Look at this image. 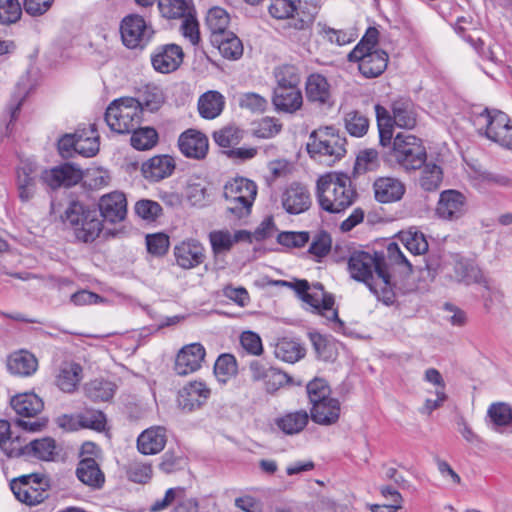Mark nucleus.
Returning a JSON list of instances; mask_svg holds the SVG:
<instances>
[{
	"mask_svg": "<svg viewBox=\"0 0 512 512\" xmlns=\"http://www.w3.org/2000/svg\"><path fill=\"white\" fill-rule=\"evenodd\" d=\"M230 20V15L224 8L219 6L210 8L206 13L205 24L211 32V37L215 38L228 32Z\"/></svg>",
	"mask_w": 512,
	"mask_h": 512,
	"instance_id": "ea45409f",
	"label": "nucleus"
},
{
	"mask_svg": "<svg viewBox=\"0 0 512 512\" xmlns=\"http://www.w3.org/2000/svg\"><path fill=\"white\" fill-rule=\"evenodd\" d=\"M309 415L305 410L287 413L276 419V426L287 435L300 433L308 424Z\"/></svg>",
	"mask_w": 512,
	"mask_h": 512,
	"instance_id": "79ce46f5",
	"label": "nucleus"
},
{
	"mask_svg": "<svg viewBox=\"0 0 512 512\" xmlns=\"http://www.w3.org/2000/svg\"><path fill=\"white\" fill-rule=\"evenodd\" d=\"M127 477L135 483H146L152 477V467L148 463L133 461L128 465Z\"/></svg>",
	"mask_w": 512,
	"mask_h": 512,
	"instance_id": "e2e57ef3",
	"label": "nucleus"
},
{
	"mask_svg": "<svg viewBox=\"0 0 512 512\" xmlns=\"http://www.w3.org/2000/svg\"><path fill=\"white\" fill-rule=\"evenodd\" d=\"M226 210L236 218L247 216L257 195L256 184L244 177H236L224 186Z\"/></svg>",
	"mask_w": 512,
	"mask_h": 512,
	"instance_id": "6e6552de",
	"label": "nucleus"
},
{
	"mask_svg": "<svg viewBox=\"0 0 512 512\" xmlns=\"http://www.w3.org/2000/svg\"><path fill=\"white\" fill-rule=\"evenodd\" d=\"M310 416L313 422L323 426L335 424L340 417L341 405L337 398L331 396V389L324 379L315 378L306 387Z\"/></svg>",
	"mask_w": 512,
	"mask_h": 512,
	"instance_id": "20e7f679",
	"label": "nucleus"
},
{
	"mask_svg": "<svg viewBox=\"0 0 512 512\" xmlns=\"http://www.w3.org/2000/svg\"><path fill=\"white\" fill-rule=\"evenodd\" d=\"M166 441V429L162 426H153L138 436L137 448L141 454L154 455L164 449Z\"/></svg>",
	"mask_w": 512,
	"mask_h": 512,
	"instance_id": "a878e982",
	"label": "nucleus"
},
{
	"mask_svg": "<svg viewBox=\"0 0 512 512\" xmlns=\"http://www.w3.org/2000/svg\"><path fill=\"white\" fill-rule=\"evenodd\" d=\"M211 41L213 44L217 45L221 55L227 59L236 60L243 54V44L241 40L231 31L212 38Z\"/></svg>",
	"mask_w": 512,
	"mask_h": 512,
	"instance_id": "58836bf2",
	"label": "nucleus"
},
{
	"mask_svg": "<svg viewBox=\"0 0 512 512\" xmlns=\"http://www.w3.org/2000/svg\"><path fill=\"white\" fill-rule=\"evenodd\" d=\"M378 166V153L374 149L361 151L355 162V169L358 172H367L376 169Z\"/></svg>",
	"mask_w": 512,
	"mask_h": 512,
	"instance_id": "774afa93",
	"label": "nucleus"
},
{
	"mask_svg": "<svg viewBox=\"0 0 512 512\" xmlns=\"http://www.w3.org/2000/svg\"><path fill=\"white\" fill-rule=\"evenodd\" d=\"M36 171L32 164H23L17 171V186L22 202L30 201L36 192Z\"/></svg>",
	"mask_w": 512,
	"mask_h": 512,
	"instance_id": "f704fd0d",
	"label": "nucleus"
},
{
	"mask_svg": "<svg viewBox=\"0 0 512 512\" xmlns=\"http://www.w3.org/2000/svg\"><path fill=\"white\" fill-rule=\"evenodd\" d=\"M161 15L167 19H182L192 12L186 0H158Z\"/></svg>",
	"mask_w": 512,
	"mask_h": 512,
	"instance_id": "8fccbe9b",
	"label": "nucleus"
},
{
	"mask_svg": "<svg viewBox=\"0 0 512 512\" xmlns=\"http://www.w3.org/2000/svg\"><path fill=\"white\" fill-rule=\"evenodd\" d=\"M344 127L353 137H363L369 129V120L366 115L357 110L344 113Z\"/></svg>",
	"mask_w": 512,
	"mask_h": 512,
	"instance_id": "de8ad7c7",
	"label": "nucleus"
},
{
	"mask_svg": "<svg viewBox=\"0 0 512 512\" xmlns=\"http://www.w3.org/2000/svg\"><path fill=\"white\" fill-rule=\"evenodd\" d=\"M211 390L203 381H191L183 386L177 396L179 408L191 412L201 407L210 397Z\"/></svg>",
	"mask_w": 512,
	"mask_h": 512,
	"instance_id": "dca6fc26",
	"label": "nucleus"
},
{
	"mask_svg": "<svg viewBox=\"0 0 512 512\" xmlns=\"http://www.w3.org/2000/svg\"><path fill=\"white\" fill-rule=\"evenodd\" d=\"M225 98L218 91H207L199 97L198 111L205 119L218 117L224 109Z\"/></svg>",
	"mask_w": 512,
	"mask_h": 512,
	"instance_id": "72a5a7b5",
	"label": "nucleus"
},
{
	"mask_svg": "<svg viewBox=\"0 0 512 512\" xmlns=\"http://www.w3.org/2000/svg\"><path fill=\"white\" fill-rule=\"evenodd\" d=\"M244 236H248L245 231H237L232 234L228 230H214L209 233V241L213 253L215 255H220L230 251L233 245Z\"/></svg>",
	"mask_w": 512,
	"mask_h": 512,
	"instance_id": "c9c22d12",
	"label": "nucleus"
},
{
	"mask_svg": "<svg viewBox=\"0 0 512 512\" xmlns=\"http://www.w3.org/2000/svg\"><path fill=\"white\" fill-rule=\"evenodd\" d=\"M276 284L294 289L302 301L308 305L309 301L306 298V295H314L318 291L325 293L321 283L313 284L311 287L307 280H296L294 282L279 280L276 282Z\"/></svg>",
	"mask_w": 512,
	"mask_h": 512,
	"instance_id": "bf43d9fd",
	"label": "nucleus"
},
{
	"mask_svg": "<svg viewBox=\"0 0 512 512\" xmlns=\"http://www.w3.org/2000/svg\"><path fill=\"white\" fill-rule=\"evenodd\" d=\"M236 358L232 354H221L214 364V374L221 383H226L237 374Z\"/></svg>",
	"mask_w": 512,
	"mask_h": 512,
	"instance_id": "09e8293b",
	"label": "nucleus"
},
{
	"mask_svg": "<svg viewBox=\"0 0 512 512\" xmlns=\"http://www.w3.org/2000/svg\"><path fill=\"white\" fill-rule=\"evenodd\" d=\"M487 413L496 428L507 427L512 423V408L507 403H493L489 406Z\"/></svg>",
	"mask_w": 512,
	"mask_h": 512,
	"instance_id": "5fc2aeb1",
	"label": "nucleus"
},
{
	"mask_svg": "<svg viewBox=\"0 0 512 512\" xmlns=\"http://www.w3.org/2000/svg\"><path fill=\"white\" fill-rule=\"evenodd\" d=\"M14 411L23 417L32 418L43 409V401L35 393H21L11 399Z\"/></svg>",
	"mask_w": 512,
	"mask_h": 512,
	"instance_id": "473e14b6",
	"label": "nucleus"
},
{
	"mask_svg": "<svg viewBox=\"0 0 512 512\" xmlns=\"http://www.w3.org/2000/svg\"><path fill=\"white\" fill-rule=\"evenodd\" d=\"M77 478L85 485L99 489L105 482L104 473L93 457H83L76 469Z\"/></svg>",
	"mask_w": 512,
	"mask_h": 512,
	"instance_id": "c85d7f7f",
	"label": "nucleus"
},
{
	"mask_svg": "<svg viewBox=\"0 0 512 512\" xmlns=\"http://www.w3.org/2000/svg\"><path fill=\"white\" fill-rule=\"evenodd\" d=\"M97 131L93 125L76 131V153L84 157H92L99 150Z\"/></svg>",
	"mask_w": 512,
	"mask_h": 512,
	"instance_id": "a19ab883",
	"label": "nucleus"
},
{
	"mask_svg": "<svg viewBox=\"0 0 512 512\" xmlns=\"http://www.w3.org/2000/svg\"><path fill=\"white\" fill-rule=\"evenodd\" d=\"M472 22L468 20L465 17L458 18L454 29L457 34H459L464 40H466L470 45L476 50L481 51L484 42L480 37L481 31L478 29L473 28L471 32L466 33L469 31V28L467 26H471Z\"/></svg>",
	"mask_w": 512,
	"mask_h": 512,
	"instance_id": "864d4df0",
	"label": "nucleus"
},
{
	"mask_svg": "<svg viewBox=\"0 0 512 512\" xmlns=\"http://www.w3.org/2000/svg\"><path fill=\"white\" fill-rule=\"evenodd\" d=\"M378 37V30L369 27L361 41L348 54V60L358 62L359 71L366 78L380 76L388 65V54L382 49H375Z\"/></svg>",
	"mask_w": 512,
	"mask_h": 512,
	"instance_id": "7ed1b4c3",
	"label": "nucleus"
},
{
	"mask_svg": "<svg viewBox=\"0 0 512 512\" xmlns=\"http://www.w3.org/2000/svg\"><path fill=\"white\" fill-rule=\"evenodd\" d=\"M15 497L28 506L42 503L47 497L48 480L39 474L22 475L10 483Z\"/></svg>",
	"mask_w": 512,
	"mask_h": 512,
	"instance_id": "f8f14e48",
	"label": "nucleus"
},
{
	"mask_svg": "<svg viewBox=\"0 0 512 512\" xmlns=\"http://www.w3.org/2000/svg\"><path fill=\"white\" fill-rule=\"evenodd\" d=\"M331 237L327 232L320 231L312 239L309 252L317 258L326 256L331 249Z\"/></svg>",
	"mask_w": 512,
	"mask_h": 512,
	"instance_id": "69168bd1",
	"label": "nucleus"
},
{
	"mask_svg": "<svg viewBox=\"0 0 512 512\" xmlns=\"http://www.w3.org/2000/svg\"><path fill=\"white\" fill-rule=\"evenodd\" d=\"M306 298L312 311L323 316L335 331L341 332L344 329V322L334 309L335 301L332 295L318 291L314 295H306Z\"/></svg>",
	"mask_w": 512,
	"mask_h": 512,
	"instance_id": "a211bd4d",
	"label": "nucleus"
},
{
	"mask_svg": "<svg viewBox=\"0 0 512 512\" xmlns=\"http://www.w3.org/2000/svg\"><path fill=\"white\" fill-rule=\"evenodd\" d=\"M83 177L84 174L82 170L71 163H64L44 170L41 174L42 181L52 189H57L61 186H74L79 183Z\"/></svg>",
	"mask_w": 512,
	"mask_h": 512,
	"instance_id": "2eb2a0df",
	"label": "nucleus"
},
{
	"mask_svg": "<svg viewBox=\"0 0 512 512\" xmlns=\"http://www.w3.org/2000/svg\"><path fill=\"white\" fill-rule=\"evenodd\" d=\"M131 145L137 150L151 149L158 139V134L154 128H136L132 131Z\"/></svg>",
	"mask_w": 512,
	"mask_h": 512,
	"instance_id": "6e6d98bb",
	"label": "nucleus"
},
{
	"mask_svg": "<svg viewBox=\"0 0 512 512\" xmlns=\"http://www.w3.org/2000/svg\"><path fill=\"white\" fill-rule=\"evenodd\" d=\"M85 391L93 401H107L113 397L115 385L107 380L95 379L86 385Z\"/></svg>",
	"mask_w": 512,
	"mask_h": 512,
	"instance_id": "603ef678",
	"label": "nucleus"
},
{
	"mask_svg": "<svg viewBox=\"0 0 512 512\" xmlns=\"http://www.w3.org/2000/svg\"><path fill=\"white\" fill-rule=\"evenodd\" d=\"M421 176L419 179L421 187L426 191H434L439 188L443 180V172L440 166L435 163H425L422 165Z\"/></svg>",
	"mask_w": 512,
	"mask_h": 512,
	"instance_id": "3c124183",
	"label": "nucleus"
},
{
	"mask_svg": "<svg viewBox=\"0 0 512 512\" xmlns=\"http://www.w3.org/2000/svg\"><path fill=\"white\" fill-rule=\"evenodd\" d=\"M176 264L182 269H193L204 262L205 249L194 239H188L175 245L173 249Z\"/></svg>",
	"mask_w": 512,
	"mask_h": 512,
	"instance_id": "f3484780",
	"label": "nucleus"
},
{
	"mask_svg": "<svg viewBox=\"0 0 512 512\" xmlns=\"http://www.w3.org/2000/svg\"><path fill=\"white\" fill-rule=\"evenodd\" d=\"M180 31L183 37L188 39L192 45H197L199 43V23L192 12L182 18Z\"/></svg>",
	"mask_w": 512,
	"mask_h": 512,
	"instance_id": "0e129e2a",
	"label": "nucleus"
},
{
	"mask_svg": "<svg viewBox=\"0 0 512 512\" xmlns=\"http://www.w3.org/2000/svg\"><path fill=\"white\" fill-rule=\"evenodd\" d=\"M105 121L118 134H128L138 128L142 121L139 103L134 97L113 100L106 109Z\"/></svg>",
	"mask_w": 512,
	"mask_h": 512,
	"instance_id": "0eeeda50",
	"label": "nucleus"
},
{
	"mask_svg": "<svg viewBox=\"0 0 512 512\" xmlns=\"http://www.w3.org/2000/svg\"><path fill=\"white\" fill-rule=\"evenodd\" d=\"M375 114L379 130V142L382 147L389 146L393 139L394 121L393 113L388 109L377 104L375 105Z\"/></svg>",
	"mask_w": 512,
	"mask_h": 512,
	"instance_id": "c03bdc74",
	"label": "nucleus"
},
{
	"mask_svg": "<svg viewBox=\"0 0 512 512\" xmlns=\"http://www.w3.org/2000/svg\"><path fill=\"white\" fill-rule=\"evenodd\" d=\"M375 199L380 203H393L402 199L405 184L395 177H379L373 183Z\"/></svg>",
	"mask_w": 512,
	"mask_h": 512,
	"instance_id": "b1692460",
	"label": "nucleus"
},
{
	"mask_svg": "<svg viewBox=\"0 0 512 512\" xmlns=\"http://www.w3.org/2000/svg\"><path fill=\"white\" fill-rule=\"evenodd\" d=\"M178 146L186 157L203 159L208 153L209 141L202 132L188 129L179 136Z\"/></svg>",
	"mask_w": 512,
	"mask_h": 512,
	"instance_id": "412c9836",
	"label": "nucleus"
},
{
	"mask_svg": "<svg viewBox=\"0 0 512 512\" xmlns=\"http://www.w3.org/2000/svg\"><path fill=\"white\" fill-rule=\"evenodd\" d=\"M99 215L105 221L118 223L125 219L127 214V201L123 193L115 191L103 195L99 200Z\"/></svg>",
	"mask_w": 512,
	"mask_h": 512,
	"instance_id": "6ab92c4d",
	"label": "nucleus"
},
{
	"mask_svg": "<svg viewBox=\"0 0 512 512\" xmlns=\"http://www.w3.org/2000/svg\"><path fill=\"white\" fill-rule=\"evenodd\" d=\"M26 457H33L39 460L50 461L55 454V441L46 437L35 439L25 445Z\"/></svg>",
	"mask_w": 512,
	"mask_h": 512,
	"instance_id": "49530a36",
	"label": "nucleus"
},
{
	"mask_svg": "<svg viewBox=\"0 0 512 512\" xmlns=\"http://www.w3.org/2000/svg\"><path fill=\"white\" fill-rule=\"evenodd\" d=\"M82 368L77 363H63L56 376V385L66 393L75 391L81 380Z\"/></svg>",
	"mask_w": 512,
	"mask_h": 512,
	"instance_id": "4c0bfd02",
	"label": "nucleus"
},
{
	"mask_svg": "<svg viewBox=\"0 0 512 512\" xmlns=\"http://www.w3.org/2000/svg\"><path fill=\"white\" fill-rule=\"evenodd\" d=\"M476 122H482L485 136L500 146L512 150V121L509 116L500 110L484 109L477 117Z\"/></svg>",
	"mask_w": 512,
	"mask_h": 512,
	"instance_id": "9b49d317",
	"label": "nucleus"
},
{
	"mask_svg": "<svg viewBox=\"0 0 512 512\" xmlns=\"http://www.w3.org/2000/svg\"><path fill=\"white\" fill-rule=\"evenodd\" d=\"M307 150L312 158L331 166L346 154V138L332 126L320 127L310 134Z\"/></svg>",
	"mask_w": 512,
	"mask_h": 512,
	"instance_id": "39448f33",
	"label": "nucleus"
},
{
	"mask_svg": "<svg viewBox=\"0 0 512 512\" xmlns=\"http://www.w3.org/2000/svg\"><path fill=\"white\" fill-rule=\"evenodd\" d=\"M394 266L401 273L412 272L411 263L395 242L387 245L385 256L356 250L351 252L348 258V272L351 278L365 283L369 290L386 305L392 304L394 301L389 272L390 268Z\"/></svg>",
	"mask_w": 512,
	"mask_h": 512,
	"instance_id": "f257e3e1",
	"label": "nucleus"
},
{
	"mask_svg": "<svg viewBox=\"0 0 512 512\" xmlns=\"http://www.w3.org/2000/svg\"><path fill=\"white\" fill-rule=\"evenodd\" d=\"M135 212L142 219L153 221L160 216L162 208L155 201L143 199L135 204Z\"/></svg>",
	"mask_w": 512,
	"mask_h": 512,
	"instance_id": "338daca9",
	"label": "nucleus"
},
{
	"mask_svg": "<svg viewBox=\"0 0 512 512\" xmlns=\"http://www.w3.org/2000/svg\"><path fill=\"white\" fill-rule=\"evenodd\" d=\"M213 138L220 147L230 148L240 143L243 132L235 126H227L214 132Z\"/></svg>",
	"mask_w": 512,
	"mask_h": 512,
	"instance_id": "13d9d810",
	"label": "nucleus"
},
{
	"mask_svg": "<svg viewBox=\"0 0 512 512\" xmlns=\"http://www.w3.org/2000/svg\"><path fill=\"white\" fill-rule=\"evenodd\" d=\"M135 100L139 103V108L143 114L144 110L149 112L157 111L164 103V94L162 90L155 85H146L138 92Z\"/></svg>",
	"mask_w": 512,
	"mask_h": 512,
	"instance_id": "37998d69",
	"label": "nucleus"
},
{
	"mask_svg": "<svg viewBox=\"0 0 512 512\" xmlns=\"http://www.w3.org/2000/svg\"><path fill=\"white\" fill-rule=\"evenodd\" d=\"M183 50L176 44H166L158 47L152 55L154 69L161 73L175 71L183 61Z\"/></svg>",
	"mask_w": 512,
	"mask_h": 512,
	"instance_id": "aec40b11",
	"label": "nucleus"
},
{
	"mask_svg": "<svg viewBox=\"0 0 512 512\" xmlns=\"http://www.w3.org/2000/svg\"><path fill=\"white\" fill-rule=\"evenodd\" d=\"M22 15V6L19 0H0V23L12 24Z\"/></svg>",
	"mask_w": 512,
	"mask_h": 512,
	"instance_id": "052dcab7",
	"label": "nucleus"
},
{
	"mask_svg": "<svg viewBox=\"0 0 512 512\" xmlns=\"http://www.w3.org/2000/svg\"><path fill=\"white\" fill-rule=\"evenodd\" d=\"M401 239L404 247L413 255H421L428 250V242L420 232L405 233Z\"/></svg>",
	"mask_w": 512,
	"mask_h": 512,
	"instance_id": "680f3d73",
	"label": "nucleus"
},
{
	"mask_svg": "<svg viewBox=\"0 0 512 512\" xmlns=\"http://www.w3.org/2000/svg\"><path fill=\"white\" fill-rule=\"evenodd\" d=\"M298 0H271L269 13L275 19H292V26L296 30H305L311 24V18L294 19V13L297 12Z\"/></svg>",
	"mask_w": 512,
	"mask_h": 512,
	"instance_id": "bb28decb",
	"label": "nucleus"
},
{
	"mask_svg": "<svg viewBox=\"0 0 512 512\" xmlns=\"http://www.w3.org/2000/svg\"><path fill=\"white\" fill-rule=\"evenodd\" d=\"M317 198L323 210L329 213H341L353 204L356 191L352 187L349 176L328 173L317 181Z\"/></svg>",
	"mask_w": 512,
	"mask_h": 512,
	"instance_id": "f03ea898",
	"label": "nucleus"
},
{
	"mask_svg": "<svg viewBox=\"0 0 512 512\" xmlns=\"http://www.w3.org/2000/svg\"><path fill=\"white\" fill-rule=\"evenodd\" d=\"M206 356V350L201 343H191L183 346L176 355L175 372L186 376L198 371Z\"/></svg>",
	"mask_w": 512,
	"mask_h": 512,
	"instance_id": "4468645a",
	"label": "nucleus"
},
{
	"mask_svg": "<svg viewBox=\"0 0 512 512\" xmlns=\"http://www.w3.org/2000/svg\"><path fill=\"white\" fill-rule=\"evenodd\" d=\"M154 34L152 24L138 14H129L120 23L121 40L129 49H144Z\"/></svg>",
	"mask_w": 512,
	"mask_h": 512,
	"instance_id": "9d476101",
	"label": "nucleus"
},
{
	"mask_svg": "<svg viewBox=\"0 0 512 512\" xmlns=\"http://www.w3.org/2000/svg\"><path fill=\"white\" fill-rule=\"evenodd\" d=\"M388 147L391 157L406 170L419 169L426 160V150L414 135L399 133Z\"/></svg>",
	"mask_w": 512,
	"mask_h": 512,
	"instance_id": "1a4fd4ad",
	"label": "nucleus"
},
{
	"mask_svg": "<svg viewBox=\"0 0 512 512\" xmlns=\"http://www.w3.org/2000/svg\"><path fill=\"white\" fill-rule=\"evenodd\" d=\"M391 111L393 113L394 126L409 130L416 126L418 113L411 100L400 98L393 101Z\"/></svg>",
	"mask_w": 512,
	"mask_h": 512,
	"instance_id": "cd10ccee",
	"label": "nucleus"
},
{
	"mask_svg": "<svg viewBox=\"0 0 512 512\" xmlns=\"http://www.w3.org/2000/svg\"><path fill=\"white\" fill-rule=\"evenodd\" d=\"M273 104L277 110L293 113L300 109L303 98L299 87L274 88Z\"/></svg>",
	"mask_w": 512,
	"mask_h": 512,
	"instance_id": "7c9ffc66",
	"label": "nucleus"
},
{
	"mask_svg": "<svg viewBox=\"0 0 512 512\" xmlns=\"http://www.w3.org/2000/svg\"><path fill=\"white\" fill-rule=\"evenodd\" d=\"M277 85L275 88H296L300 83L297 69L292 65H283L274 72Z\"/></svg>",
	"mask_w": 512,
	"mask_h": 512,
	"instance_id": "4d7b16f0",
	"label": "nucleus"
},
{
	"mask_svg": "<svg viewBox=\"0 0 512 512\" xmlns=\"http://www.w3.org/2000/svg\"><path fill=\"white\" fill-rule=\"evenodd\" d=\"M306 96L308 101L323 107H332L330 85L327 79L321 74H311L306 81Z\"/></svg>",
	"mask_w": 512,
	"mask_h": 512,
	"instance_id": "393cba45",
	"label": "nucleus"
},
{
	"mask_svg": "<svg viewBox=\"0 0 512 512\" xmlns=\"http://www.w3.org/2000/svg\"><path fill=\"white\" fill-rule=\"evenodd\" d=\"M454 274L456 280L459 282L480 284L488 293L495 291L491 281L486 278L482 270L470 260H457L454 264Z\"/></svg>",
	"mask_w": 512,
	"mask_h": 512,
	"instance_id": "5701e85b",
	"label": "nucleus"
},
{
	"mask_svg": "<svg viewBox=\"0 0 512 512\" xmlns=\"http://www.w3.org/2000/svg\"><path fill=\"white\" fill-rule=\"evenodd\" d=\"M281 202L287 213L297 215L310 208L311 197L305 186L293 183L283 192Z\"/></svg>",
	"mask_w": 512,
	"mask_h": 512,
	"instance_id": "4be33fe9",
	"label": "nucleus"
},
{
	"mask_svg": "<svg viewBox=\"0 0 512 512\" xmlns=\"http://www.w3.org/2000/svg\"><path fill=\"white\" fill-rule=\"evenodd\" d=\"M174 161L170 156H155L146 161L142 166V172L146 179L160 181L168 177L174 169Z\"/></svg>",
	"mask_w": 512,
	"mask_h": 512,
	"instance_id": "c756f323",
	"label": "nucleus"
},
{
	"mask_svg": "<svg viewBox=\"0 0 512 512\" xmlns=\"http://www.w3.org/2000/svg\"><path fill=\"white\" fill-rule=\"evenodd\" d=\"M467 212V198L461 192L449 189L440 193L435 214L446 221H455Z\"/></svg>",
	"mask_w": 512,
	"mask_h": 512,
	"instance_id": "ddd939ff",
	"label": "nucleus"
},
{
	"mask_svg": "<svg viewBox=\"0 0 512 512\" xmlns=\"http://www.w3.org/2000/svg\"><path fill=\"white\" fill-rule=\"evenodd\" d=\"M316 31L323 40L337 46L350 44L358 37L355 29H334L322 22L316 24Z\"/></svg>",
	"mask_w": 512,
	"mask_h": 512,
	"instance_id": "e433bc0d",
	"label": "nucleus"
},
{
	"mask_svg": "<svg viewBox=\"0 0 512 512\" xmlns=\"http://www.w3.org/2000/svg\"><path fill=\"white\" fill-rule=\"evenodd\" d=\"M65 218L76 238L84 243L96 240L103 230V220L96 209L79 202H72L65 211Z\"/></svg>",
	"mask_w": 512,
	"mask_h": 512,
	"instance_id": "423d86ee",
	"label": "nucleus"
},
{
	"mask_svg": "<svg viewBox=\"0 0 512 512\" xmlns=\"http://www.w3.org/2000/svg\"><path fill=\"white\" fill-rule=\"evenodd\" d=\"M7 367L12 374L30 376L37 370L38 362L33 354L21 350L9 356Z\"/></svg>",
	"mask_w": 512,
	"mask_h": 512,
	"instance_id": "2f4dec72",
	"label": "nucleus"
},
{
	"mask_svg": "<svg viewBox=\"0 0 512 512\" xmlns=\"http://www.w3.org/2000/svg\"><path fill=\"white\" fill-rule=\"evenodd\" d=\"M274 354L284 362L295 363L304 357L305 349L297 341L283 338L277 342Z\"/></svg>",
	"mask_w": 512,
	"mask_h": 512,
	"instance_id": "a18cd8bd",
	"label": "nucleus"
}]
</instances>
